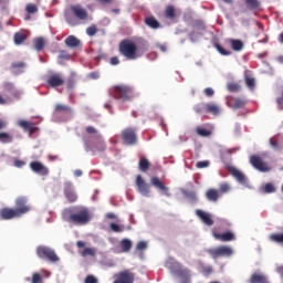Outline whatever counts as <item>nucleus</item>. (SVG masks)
Segmentation results:
<instances>
[{"mask_svg": "<svg viewBox=\"0 0 283 283\" xmlns=\"http://www.w3.org/2000/svg\"><path fill=\"white\" fill-rule=\"evenodd\" d=\"M62 218L66 222L76 226L87 224L92 220L90 210L83 207L66 208L63 210Z\"/></svg>", "mask_w": 283, "mask_h": 283, "instance_id": "1", "label": "nucleus"}, {"mask_svg": "<svg viewBox=\"0 0 283 283\" xmlns=\"http://www.w3.org/2000/svg\"><path fill=\"white\" fill-rule=\"evenodd\" d=\"M165 268L178 276L181 280V283H190V270L182 266L178 261L170 259L165 263Z\"/></svg>", "mask_w": 283, "mask_h": 283, "instance_id": "2", "label": "nucleus"}, {"mask_svg": "<svg viewBox=\"0 0 283 283\" xmlns=\"http://www.w3.org/2000/svg\"><path fill=\"white\" fill-rule=\"evenodd\" d=\"M119 53L128 61H135L142 55L138 53V46L133 40H122L119 43Z\"/></svg>", "mask_w": 283, "mask_h": 283, "instance_id": "3", "label": "nucleus"}, {"mask_svg": "<svg viewBox=\"0 0 283 283\" xmlns=\"http://www.w3.org/2000/svg\"><path fill=\"white\" fill-rule=\"evenodd\" d=\"M134 94V91L132 90L130 86H125V85H119L114 87L113 90V97L122 101V102H127L130 101L132 96Z\"/></svg>", "mask_w": 283, "mask_h": 283, "instance_id": "4", "label": "nucleus"}, {"mask_svg": "<svg viewBox=\"0 0 283 283\" xmlns=\"http://www.w3.org/2000/svg\"><path fill=\"white\" fill-rule=\"evenodd\" d=\"M120 138L124 145L135 146L138 143L137 130H135V128L132 127L124 128L120 132Z\"/></svg>", "mask_w": 283, "mask_h": 283, "instance_id": "5", "label": "nucleus"}, {"mask_svg": "<svg viewBox=\"0 0 283 283\" xmlns=\"http://www.w3.org/2000/svg\"><path fill=\"white\" fill-rule=\"evenodd\" d=\"M207 253L211 255L212 259L217 260L219 258H230L233 255V249L229 245H220L218 248H212L207 250Z\"/></svg>", "mask_w": 283, "mask_h": 283, "instance_id": "6", "label": "nucleus"}, {"mask_svg": "<svg viewBox=\"0 0 283 283\" xmlns=\"http://www.w3.org/2000/svg\"><path fill=\"white\" fill-rule=\"evenodd\" d=\"M36 255L41 260H48L49 262L55 263L59 262L60 258L57 254L54 252L53 249L48 248V247H38L36 248Z\"/></svg>", "mask_w": 283, "mask_h": 283, "instance_id": "7", "label": "nucleus"}, {"mask_svg": "<svg viewBox=\"0 0 283 283\" xmlns=\"http://www.w3.org/2000/svg\"><path fill=\"white\" fill-rule=\"evenodd\" d=\"M249 163L252 165V167H254V169L256 171L260 172H269L272 170V168L269 166V164H266L261 157H259L258 155H252L249 158Z\"/></svg>", "mask_w": 283, "mask_h": 283, "instance_id": "8", "label": "nucleus"}, {"mask_svg": "<svg viewBox=\"0 0 283 283\" xmlns=\"http://www.w3.org/2000/svg\"><path fill=\"white\" fill-rule=\"evenodd\" d=\"M63 195L70 203H74L77 201V193L74 190L72 181H65L63 184Z\"/></svg>", "mask_w": 283, "mask_h": 283, "instance_id": "9", "label": "nucleus"}, {"mask_svg": "<svg viewBox=\"0 0 283 283\" xmlns=\"http://www.w3.org/2000/svg\"><path fill=\"white\" fill-rule=\"evenodd\" d=\"M46 83L51 88H59L65 85V78H63L61 73H52L49 75Z\"/></svg>", "mask_w": 283, "mask_h": 283, "instance_id": "10", "label": "nucleus"}, {"mask_svg": "<svg viewBox=\"0 0 283 283\" xmlns=\"http://www.w3.org/2000/svg\"><path fill=\"white\" fill-rule=\"evenodd\" d=\"M23 214H25V213H22L12 208H3L0 210L1 220H6V221L12 220L15 218H21Z\"/></svg>", "mask_w": 283, "mask_h": 283, "instance_id": "11", "label": "nucleus"}, {"mask_svg": "<svg viewBox=\"0 0 283 283\" xmlns=\"http://www.w3.org/2000/svg\"><path fill=\"white\" fill-rule=\"evenodd\" d=\"M136 190L142 193L143 197H149L150 186L140 175L136 176Z\"/></svg>", "mask_w": 283, "mask_h": 283, "instance_id": "12", "label": "nucleus"}, {"mask_svg": "<svg viewBox=\"0 0 283 283\" xmlns=\"http://www.w3.org/2000/svg\"><path fill=\"white\" fill-rule=\"evenodd\" d=\"M30 169L34 174L40 175L41 177H46L50 174V169L44 166L41 161L30 163Z\"/></svg>", "mask_w": 283, "mask_h": 283, "instance_id": "13", "label": "nucleus"}, {"mask_svg": "<svg viewBox=\"0 0 283 283\" xmlns=\"http://www.w3.org/2000/svg\"><path fill=\"white\" fill-rule=\"evenodd\" d=\"M227 106H229L233 111H238V109L243 108L244 106H247V99L230 96L229 99H227Z\"/></svg>", "mask_w": 283, "mask_h": 283, "instance_id": "14", "label": "nucleus"}, {"mask_svg": "<svg viewBox=\"0 0 283 283\" xmlns=\"http://www.w3.org/2000/svg\"><path fill=\"white\" fill-rule=\"evenodd\" d=\"M71 12H73L74 17L77 18V20H87L90 17V13H87L86 9L81 7V4H73L71 6Z\"/></svg>", "mask_w": 283, "mask_h": 283, "instance_id": "15", "label": "nucleus"}, {"mask_svg": "<svg viewBox=\"0 0 283 283\" xmlns=\"http://www.w3.org/2000/svg\"><path fill=\"white\" fill-rule=\"evenodd\" d=\"M116 281L113 283H134V274L125 270L116 275Z\"/></svg>", "mask_w": 283, "mask_h": 283, "instance_id": "16", "label": "nucleus"}, {"mask_svg": "<svg viewBox=\"0 0 283 283\" xmlns=\"http://www.w3.org/2000/svg\"><path fill=\"white\" fill-rule=\"evenodd\" d=\"M150 185H153V187H155V189H158L161 192H164V195L166 197H170V192L168 191V187L165 186V184L163 181H160L159 177L150 178Z\"/></svg>", "mask_w": 283, "mask_h": 283, "instance_id": "17", "label": "nucleus"}, {"mask_svg": "<svg viewBox=\"0 0 283 283\" xmlns=\"http://www.w3.org/2000/svg\"><path fill=\"white\" fill-rule=\"evenodd\" d=\"M24 214L30 212V206L27 203V199L24 197H19L15 199V209Z\"/></svg>", "mask_w": 283, "mask_h": 283, "instance_id": "18", "label": "nucleus"}, {"mask_svg": "<svg viewBox=\"0 0 283 283\" xmlns=\"http://www.w3.org/2000/svg\"><path fill=\"white\" fill-rule=\"evenodd\" d=\"M212 237L221 242H232L235 240V234L230 231L223 233L212 232Z\"/></svg>", "mask_w": 283, "mask_h": 283, "instance_id": "19", "label": "nucleus"}, {"mask_svg": "<svg viewBox=\"0 0 283 283\" xmlns=\"http://www.w3.org/2000/svg\"><path fill=\"white\" fill-rule=\"evenodd\" d=\"M195 214H197V217L200 218V220H201V222H203V224H206L208 227L213 226L214 221L211 218L210 213L202 211V210H197V211H195Z\"/></svg>", "mask_w": 283, "mask_h": 283, "instance_id": "20", "label": "nucleus"}, {"mask_svg": "<svg viewBox=\"0 0 283 283\" xmlns=\"http://www.w3.org/2000/svg\"><path fill=\"white\" fill-rule=\"evenodd\" d=\"M227 170L232 174V176L234 177V179H237L238 182H240L241 185H244L247 182V177L243 175V172H241L238 168L235 167H229L227 168Z\"/></svg>", "mask_w": 283, "mask_h": 283, "instance_id": "21", "label": "nucleus"}, {"mask_svg": "<svg viewBox=\"0 0 283 283\" xmlns=\"http://www.w3.org/2000/svg\"><path fill=\"white\" fill-rule=\"evenodd\" d=\"M3 92L11 94V96L14 98L21 97V93L18 90H15L14 84H12L10 82H4Z\"/></svg>", "mask_w": 283, "mask_h": 283, "instance_id": "22", "label": "nucleus"}, {"mask_svg": "<svg viewBox=\"0 0 283 283\" xmlns=\"http://www.w3.org/2000/svg\"><path fill=\"white\" fill-rule=\"evenodd\" d=\"M219 193H220L219 190L210 188L206 190V200H208L209 202H218L220 197Z\"/></svg>", "mask_w": 283, "mask_h": 283, "instance_id": "23", "label": "nucleus"}, {"mask_svg": "<svg viewBox=\"0 0 283 283\" xmlns=\"http://www.w3.org/2000/svg\"><path fill=\"white\" fill-rule=\"evenodd\" d=\"M249 283H269V279L264 273H252Z\"/></svg>", "mask_w": 283, "mask_h": 283, "instance_id": "24", "label": "nucleus"}, {"mask_svg": "<svg viewBox=\"0 0 283 283\" xmlns=\"http://www.w3.org/2000/svg\"><path fill=\"white\" fill-rule=\"evenodd\" d=\"M206 114H211L212 116H219L221 114V108L217 104L208 103L206 104Z\"/></svg>", "mask_w": 283, "mask_h": 283, "instance_id": "25", "label": "nucleus"}, {"mask_svg": "<svg viewBox=\"0 0 283 283\" xmlns=\"http://www.w3.org/2000/svg\"><path fill=\"white\" fill-rule=\"evenodd\" d=\"M144 24L153 30H158L160 28V22L154 17H147L146 19H144Z\"/></svg>", "mask_w": 283, "mask_h": 283, "instance_id": "26", "label": "nucleus"}, {"mask_svg": "<svg viewBox=\"0 0 283 283\" xmlns=\"http://www.w3.org/2000/svg\"><path fill=\"white\" fill-rule=\"evenodd\" d=\"M23 69H25V63H23V62L11 63V73L14 74V75L22 74Z\"/></svg>", "mask_w": 283, "mask_h": 283, "instance_id": "27", "label": "nucleus"}, {"mask_svg": "<svg viewBox=\"0 0 283 283\" xmlns=\"http://www.w3.org/2000/svg\"><path fill=\"white\" fill-rule=\"evenodd\" d=\"M65 45L71 49L78 48L81 45V40L74 35H69V38L65 39Z\"/></svg>", "mask_w": 283, "mask_h": 283, "instance_id": "28", "label": "nucleus"}, {"mask_svg": "<svg viewBox=\"0 0 283 283\" xmlns=\"http://www.w3.org/2000/svg\"><path fill=\"white\" fill-rule=\"evenodd\" d=\"M19 126L22 127V129H25V132H29L30 135L35 134L36 127L33 126L32 123L27 120H20Z\"/></svg>", "mask_w": 283, "mask_h": 283, "instance_id": "29", "label": "nucleus"}, {"mask_svg": "<svg viewBox=\"0 0 283 283\" xmlns=\"http://www.w3.org/2000/svg\"><path fill=\"white\" fill-rule=\"evenodd\" d=\"M229 43L234 52H241L244 49V43L241 40L230 39Z\"/></svg>", "mask_w": 283, "mask_h": 283, "instance_id": "30", "label": "nucleus"}, {"mask_svg": "<svg viewBox=\"0 0 283 283\" xmlns=\"http://www.w3.org/2000/svg\"><path fill=\"white\" fill-rule=\"evenodd\" d=\"M138 167L139 171L146 172L149 170V167H151V163H149L145 157H142V159H139Z\"/></svg>", "mask_w": 283, "mask_h": 283, "instance_id": "31", "label": "nucleus"}, {"mask_svg": "<svg viewBox=\"0 0 283 283\" xmlns=\"http://www.w3.org/2000/svg\"><path fill=\"white\" fill-rule=\"evenodd\" d=\"M132 240L128 239H122L120 241V249H122V253H128L132 250Z\"/></svg>", "mask_w": 283, "mask_h": 283, "instance_id": "32", "label": "nucleus"}, {"mask_svg": "<svg viewBox=\"0 0 283 283\" xmlns=\"http://www.w3.org/2000/svg\"><path fill=\"white\" fill-rule=\"evenodd\" d=\"M165 18L168 20H175L176 19V9L174 6H168L165 8Z\"/></svg>", "mask_w": 283, "mask_h": 283, "instance_id": "33", "label": "nucleus"}, {"mask_svg": "<svg viewBox=\"0 0 283 283\" xmlns=\"http://www.w3.org/2000/svg\"><path fill=\"white\" fill-rule=\"evenodd\" d=\"M244 3L249 10H259V8H261V2H259V0H244Z\"/></svg>", "mask_w": 283, "mask_h": 283, "instance_id": "34", "label": "nucleus"}, {"mask_svg": "<svg viewBox=\"0 0 283 283\" xmlns=\"http://www.w3.org/2000/svg\"><path fill=\"white\" fill-rule=\"evenodd\" d=\"M196 133L200 137H208V136H211V134H212V132L210 129L203 128L201 126H198L196 128Z\"/></svg>", "mask_w": 283, "mask_h": 283, "instance_id": "35", "label": "nucleus"}, {"mask_svg": "<svg viewBox=\"0 0 283 283\" xmlns=\"http://www.w3.org/2000/svg\"><path fill=\"white\" fill-rule=\"evenodd\" d=\"M244 83H245V86L253 91L254 87H255V80L253 77H251L250 75H245L244 76Z\"/></svg>", "mask_w": 283, "mask_h": 283, "instance_id": "36", "label": "nucleus"}, {"mask_svg": "<svg viewBox=\"0 0 283 283\" xmlns=\"http://www.w3.org/2000/svg\"><path fill=\"white\" fill-rule=\"evenodd\" d=\"M195 114H206L207 113V104H197L193 106Z\"/></svg>", "mask_w": 283, "mask_h": 283, "instance_id": "37", "label": "nucleus"}, {"mask_svg": "<svg viewBox=\"0 0 283 283\" xmlns=\"http://www.w3.org/2000/svg\"><path fill=\"white\" fill-rule=\"evenodd\" d=\"M227 91H229L230 93H238L241 91V86L239 83H229L227 84Z\"/></svg>", "mask_w": 283, "mask_h": 283, "instance_id": "38", "label": "nucleus"}, {"mask_svg": "<svg viewBox=\"0 0 283 283\" xmlns=\"http://www.w3.org/2000/svg\"><path fill=\"white\" fill-rule=\"evenodd\" d=\"M0 143L1 144H11L12 136L8 133H0Z\"/></svg>", "mask_w": 283, "mask_h": 283, "instance_id": "39", "label": "nucleus"}, {"mask_svg": "<svg viewBox=\"0 0 283 283\" xmlns=\"http://www.w3.org/2000/svg\"><path fill=\"white\" fill-rule=\"evenodd\" d=\"M27 35L23 33H15L14 34V43L15 45H21L23 42H25Z\"/></svg>", "mask_w": 283, "mask_h": 283, "instance_id": "40", "label": "nucleus"}, {"mask_svg": "<svg viewBox=\"0 0 283 283\" xmlns=\"http://www.w3.org/2000/svg\"><path fill=\"white\" fill-rule=\"evenodd\" d=\"M55 112L56 113H71L72 108L70 106H66V105L56 104L55 105Z\"/></svg>", "mask_w": 283, "mask_h": 283, "instance_id": "41", "label": "nucleus"}, {"mask_svg": "<svg viewBox=\"0 0 283 283\" xmlns=\"http://www.w3.org/2000/svg\"><path fill=\"white\" fill-rule=\"evenodd\" d=\"M34 49H36L38 52H42L44 49V40L43 38H38L34 40Z\"/></svg>", "mask_w": 283, "mask_h": 283, "instance_id": "42", "label": "nucleus"}, {"mask_svg": "<svg viewBox=\"0 0 283 283\" xmlns=\"http://www.w3.org/2000/svg\"><path fill=\"white\" fill-rule=\"evenodd\" d=\"M270 240L280 244L283 243V232L270 234Z\"/></svg>", "mask_w": 283, "mask_h": 283, "instance_id": "43", "label": "nucleus"}, {"mask_svg": "<svg viewBox=\"0 0 283 283\" xmlns=\"http://www.w3.org/2000/svg\"><path fill=\"white\" fill-rule=\"evenodd\" d=\"M25 11H27V13H29V14H35L36 12H39V8H36V6L33 4V3H29V4H27V7H25Z\"/></svg>", "mask_w": 283, "mask_h": 283, "instance_id": "44", "label": "nucleus"}, {"mask_svg": "<svg viewBox=\"0 0 283 283\" xmlns=\"http://www.w3.org/2000/svg\"><path fill=\"white\" fill-rule=\"evenodd\" d=\"M81 255H82V258L94 256L95 250L92 248H86V249L82 250Z\"/></svg>", "mask_w": 283, "mask_h": 283, "instance_id": "45", "label": "nucleus"}, {"mask_svg": "<svg viewBox=\"0 0 283 283\" xmlns=\"http://www.w3.org/2000/svg\"><path fill=\"white\" fill-rule=\"evenodd\" d=\"M214 48H216V50H218V52L221 53V55H223V56L232 55V52H231V51L226 50V49L222 48V45H220V44H216Z\"/></svg>", "mask_w": 283, "mask_h": 283, "instance_id": "46", "label": "nucleus"}, {"mask_svg": "<svg viewBox=\"0 0 283 283\" xmlns=\"http://www.w3.org/2000/svg\"><path fill=\"white\" fill-rule=\"evenodd\" d=\"M263 191L265 192V193H273V192H275L276 191V188H275V186L274 185H272V184H266L265 185V187H263Z\"/></svg>", "mask_w": 283, "mask_h": 283, "instance_id": "47", "label": "nucleus"}, {"mask_svg": "<svg viewBox=\"0 0 283 283\" xmlns=\"http://www.w3.org/2000/svg\"><path fill=\"white\" fill-rule=\"evenodd\" d=\"M97 27L96 25H91L88 27L85 32L87 33L88 36H94L95 34H97Z\"/></svg>", "mask_w": 283, "mask_h": 283, "instance_id": "48", "label": "nucleus"}, {"mask_svg": "<svg viewBox=\"0 0 283 283\" xmlns=\"http://www.w3.org/2000/svg\"><path fill=\"white\" fill-rule=\"evenodd\" d=\"M146 249H148V244L145 241H139V243L136 244V251L144 252Z\"/></svg>", "mask_w": 283, "mask_h": 283, "instance_id": "49", "label": "nucleus"}, {"mask_svg": "<svg viewBox=\"0 0 283 283\" xmlns=\"http://www.w3.org/2000/svg\"><path fill=\"white\" fill-rule=\"evenodd\" d=\"M210 166V161L205 160V161H197V164L195 165V167H197V169H205L208 168Z\"/></svg>", "mask_w": 283, "mask_h": 283, "instance_id": "50", "label": "nucleus"}, {"mask_svg": "<svg viewBox=\"0 0 283 283\" xmlns=\"http://www.w3.org/2000/svg\"><path fill=\"white\" fill-rule=\"evenodd\" d=\"M31 283H43V279L41 277L40 273H33L31 276Z\"/></svg>", "mask_w": 283, "mask_h": 283, "instance_id": "51", "label": "nucleus"}, {"mask_svg": "<svg viewBox=\"0 0 283 283\" xmlns=\"http://www.w3.org/2000/svg\"><path fill=\"white\" fill-rule=\"evenodd\" d=\"M219 193L226 195L230 191V186L227 184H222L221 186H219Z\"/></svg>", "mask_w": 283, "mask_h": 283, "instance_id": "52", "label": "nucleus"}, {"mask_svg": "<svg viewBox=\"0 0 283 283\" xmlns=\"http://www.w3.org/2000/svg\"><path fill=\"white\" fill-rule=\"evenodd\" d=\"M109 228H111V230H112L113 232H116V233H119V232H123V231H124V229H123L122 226H118V224H116V223H114V222L111 223Z\"/></svg>", "mask_w": 283, "mask_h": 283, "instance_id": "53", "label": "nucleus"}, {"mask_svg": "<svg viewBox=\"0 0 283 283\" xmlns=\"http://www.w3.org/2000/svg\"><path fill=\"white\" fill-rule=\"evenodd\" d=\"M186 197L189 200H192V202H197V193L193 191H187Z\"/></svg>", "mask_w": 283, "mask_h": 283, "instance_id": "54", "label": "nucleus"}, {"mask_svg": "<svg viewBox=\"0 0 283 283\" xmlns=\"http://www.w3.org/2000/svg\"><path fill=\"white\" fill-rule=\"evenodd\" d=\"M85 133L90 135H97V128H95L94 126H87L85 127Z\"/></svg>", "mask_w": 283, "mask_h": 283, "instance_id": "55", "label": "nucleus"}, {"mask_svg": "<svg viewBox=\"0 0 283 283\" xmlns=\"http://www.w3.org/2000/svg\"><path fill=\"white\" fill-rule=\"evenodd\" d=\"M84 283H98V280L94 275H87Z\"/></svg>", "mask_w": 283, "mask_h": 283, "instance_id": "56", "label": "nucleus"}, {"mask_svg": "<svg viewBox=\"0 0 283 283\" xmlns=\"http://www.w3.org/2000/svg\"><path fill=\"white\" fill-rule=\"evenodd\" d=\"M277 103V109L283 111V93L281 94V97L276 98Z\"/></svg>", "mask_w": 283, "mask_h": 283, "instance_id": "57", "label": "nucleus"}, {"mask_svg": "<svg viewBox=\"0 0 283 283\" xmlns=\"http://www.w3.org/2000/svg\"><path fill=\"white\" fill-rule=\"evenodd\" d=\"M270 146H272V148L275 150L280 149V145L277 144V142L274 138L270 139Z\"/></svg>", "mask_w": 283, "mask_h": 283, "instance_id": "58", "label": "nucleus"}, {"mask_svg": "<svg viewBox=\"0 0 283 283\" xmlns=\"http://www.w3.org/2000/svg\"><path fill=\"white\" fill-rule=\"evenodd\" d=\"M24 166H25V161H22V160H19V159H15V160H14V167H15V168L21 169V168L24 167Z\"/></svg>", "mask_w": 283, "mask_h": 283, "instance_id": "59", "label": "nucleus"}, {"mask_svg": "<svg viewBox=\"0 0 283 283\" xmlns=\"http://www.w3.org/2000/svg\"><path fill=\"white\" fill-rule=\"evenodd\" d=\"M205 95L208 96V97H212L214 95V91L213 88H205Z\"/></svg>", "mask_w": 283, "mask_h": 283, "instance_id": "60", "label": "nucleus"}, {"mask_svg": "<svg viewBox=\"0 0 283 283\" xmlns=\"http://www.w3.org/2000/svg\"><path fill=\"white\" fill-rule=\"evenodd\" d=\"M10 102V96H6V98H3V96L0 95V105L4 106L7 105V103Z\"/></svg>", "mask_w": 283, "mask_h": 283, "instance_id": "61", "label": "nucleus"}, {"mask_svg": "<svg viewBox=\"0 0 283 283\" xmlns=\"http://www.w3.org/2000/svg\"><path fill=\"white\" fill-rule=\"evenodd\" d=\"M111 65H119V57L117 56L111 57Z\"/></svg>", "mask_w": 283, "mask_h": 283, "instance_id": "62", "label": "nucleus"}, {"mask_svg": "<svg viewBox=\"0 0 283 283\" xmlns=\"http://www.w3.org/2000/svg\"><path fill=\"white\" fill-rule=\"evenodd\" d=\"M106 218H107L108 220H116L117 217H116V214L113 213V212H107Z\"/></svg>", "mask_w": 283, "mask_h": 283, "instance_id": "63", "label": "nucleus"}, {"mask_svg": "<svg viewBox=\"0 0 283 283\" xmlns=\"http://www.w3.org/2000/svg\"><path fill=\"white\" fill-rule=\"evenodd\" d=\"M73 87H74V81L73 80H69L66 82V88L72 90Z\"/></svg>", "mask_w": 283, "mask_h": 283, "instance_id": "64", "label": "nucleus"}]
</instances>
